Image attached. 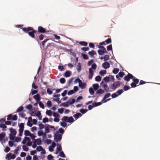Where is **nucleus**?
Masks as SVG:
<instances>
[{
	"label": "nucleus",
	"mask_w": 160,
	"mask_h": 160,
	"mask_svg": "<svg viewBox=\"0 0 160 160\" xmlns=\"http://www.w3.org/2000/svg\"><path fill=\"white\" fill-rule=\"evenodd\" d=\"M21 29L25 32L28 33L29 36L32 38H35V35L34 33L36 32V31L32 28L31 27H28L27 28H21Z\"/></svg>",
	"instance_id": "1"
},
{
	"label": "nucleus",
	"mask_w": 160,
	"mask_h": 160,
	"mask_svg": "<svg viewBox=\"0 0 160 160\" xmlns=\"http://www.w3.org/2000/svg\"><path fill=\"white\" fill-rule=\"evenodd\" d=\"M61 119L63 122H68L72 123L74 122L72 116L68 117L64 116Z\"/></svg>",
	"instance_id": "2"
},
{
	"label": "nucleus",
	"mask_w": 160,
	"mask_h": 160,
	"mask_svg": "<svg viewBox=\"0 0 160 160\" xmlns=\"http://www.w3.org/2000/svg\"><path fill=\"white\" fill-rule=\"evenodd\" d=\"M62 135L58 133V132L55 133L54 135V139L56 142L60 141L62 138Z\"/></svg>",
	"instance_id": "3"
},
{
	"label": "nucleus",
	"mask_w": 160,
	"mask_h": 160,
	"mask_svg": "<svg viewBox=\"0 0 160 160\" xmlns=\"http://www.w3.org/2000/svg\"><path fill=\"white\" fill-rule=\"evenodd\" d=\"M78 80H79V86L82 89H84L86 88V84L82 82V81L79 78H78Z\"/></svg>",
	"instance_id": "4"
},
{
	"label": "nucleus",
	"mask_w": 160,
	"mask_h": 160,
	"mask_svg": "<svg viewBox=\"0 0 160 160\" xmlns=\"http://www.w3.org/2000/svg\"><path fill=\"white\" fill-rule=\"evenodd\" d=\"M133 77H134V76L132 74L128 73L127 76L124 77V79L125 81L128 82L130 80V79H132Z\"/></svg>",
	"instance_id": "5"
},
{
	"label": "nucleus",
	"mask_w": 160,
	"mask_h": 160,
	"mask_svg": "<svg viewBox=\"0 0 160 160\" xmlns=\"http://www.w3.org/2000/svg\"><path fill=\"white\" fill-rule=\"evenodd\" d=\"M38 32L40 33H44L46 31L45 28L41 26H39L38 28Z\"/></svg>",
	"instance_id": "6"
},
{
	"label": "nucleus",
	"mask_w": 160,
	"mask_h": 160,
	"mask_svg": "<svg viewBox=\"0 0 160 160\" xmlns=\"http://www.w3.org/2000/svg\"><path fill=\"white\" fill-rule=\"evenodd\" d=\"M102 67L104 69H107L110 67V65L108 62H105L102 64Z\"/></svg>",
	"instance_id": "7"
},
{
	"label": "nucleus",
	"mask_w": 160,
	"mask_h": 160,
	"mask_svg": "<svg viewBox=\"0 0 160 160\" xmlns=\"http://www.w3.org/2000/svg\"><path fill=\"white\" fill-rule=\"evenodd\" d=\"M101 84L107 92L108 91L109 88L107 83L104 84L103 82H102Z\"/></svg>",
	"instance_id": "8"
},
{
	"label": "nucleus",
	"mask_w": 160,
	"mask_h": 160,
	"mask_svg": "<svg viewBox=\"0 0 160 160\" xmlns=\"http://www.w3.org/2000/svg\"><path fill=\"white\" fill-rule=\"evenodd\" d=\"M16 156L15 154L12 155V153H9L7 154L6 156V158H9L12 159H14Z\"/></svg>",
	"instance_id": "9"
},
{
	"label": "nucleus",
	"mask_w": 160,
	"mask_h": 160,
	"mask_svg": "<svg viewBox=\"0 0 160 160\" xmlns=\"http://www.w3.org/2000/svg\"><path fill=\"white\" fill-rule=\"evenodd\" d=\"M89 75L88 76V78L89 79H91L93 76V71L91 68H89Z\"/></svg>",
	"instance_id": "10"
},
{
	"label": "nucleus",
	"mask_w": 160,
	"mask_h": 160,
	"mask_svg": "<svg viewBox=\"0 0 160 160\" xmlns=\"http://www.w3.org/2000/svg\"><path fill=\"white\" fill-rule=\"evenodd\" d=\"M33 98L37 101V102H38L40 100V95L37 94L33 96Z\"/></svg>",
	"instance_id": "11"
},
{
	"label": "nucleus",
	"mask_w": 160,
	"mask_h": 160,
	"mask_svg": "<svg viewBox=\"0 0 160 160\" xmlns=\"http://www.w3.org/2000/svg\"><path fill=\"white\" fill-rule=\"evenodd\" d=\"M12 135L14 136H15L17 134V132L15 129H14L12 128H11L9 129Z\"/></svg>",
	"instance_id": "12"
},
{
	"label": "nucleus",
	"mask_w": 160,
	"mask_h": 160,
	"mask_svg": "<svg viewBox=\"0 0 160 160\" xmlns=\"http://www.w3.org/2000/svg\"><path fill=\"white\" fill-rule=\"evenodd\" d=\"M0 128H2V131H6V128H7V127L3 123H1L0 124Z\"/></svg>",
	"instance_id": "13"
},
{
	"label": "nucleus",
	"mask_w": 160,
	"mask_h": 160,
	"mask_svg": "<svg viewBox=\"0 0 160 160\" xmlns=\"http://www.w3.org/2000/svg\"><path fill=\"white\" fill-rule=\"evenodd\" d=\"M70 101V100H69V101L67 102H65L64 103H62L61 104V105L63 106L64 107H68L69 106V102Z\"/></svg>",
	"instance_id": "14"
},
{
	"label": "nucleus",
	"mask_w": 160,
	"mask_h": 160,
	"mask_svg": "<svg viewBox=\"0 0 160 160\" xmlns=\"http://www.w3.org/2000/svg\"><path fill=\"white\" fill-rule=\"evenodd\" d=\"M88 54L91 57H92L94 55L96 54V52L94 50H92L91 51H89L88 52Z\"/></svg>",
	"instance_id": "15"
},
{
	"label": "nucleus",
	"mask_w": 160,
	"mask_h": 160,
	"mask_svg": "<svg viewBox=\"0 0 160 160\" xmlns=\"http://www.w3.org/2000/svg\"><path fill=\"white\" fill-rule=\"evenodd\" d=\"M5 136V132H2L1 133H0V141H2L3 139Z\"/></svg>",
	"instance_id": "16"
},
{
	"label": "nucleus",
	"mask_w": 160,
	"mask_h": 160,
	"mask_svg": "<svg viewBox=\"0 0 160 160\" xmlns=\"http://www.w3.org/2000/svg\"><path fill=\"white\" fill-rule=\"evenodd\" d=\"M82 115L81 113L78 112L74 115L73 116L75 119H77L79 117H81Z\"/></svg>",
	"instance_id": "17"
},
{
	"label": "nucleus",
	"mask_w": 160,
	"mask_h": 160,
	"mask_svg": "<svg viewBox=\"0 0 160 160\" xmlns=\"http://www.w3.org/2000/svg\"><path fill=\"white\" fill-rule=\"evenodd\" d=\"M70 71H67L64 74V76L65 77H68L70 76Z\"/></svg>",
	"instance_id": "18"
},
{
	"label": "nucleus",
	"mask_w": 160,
	"mask_h": 160,
	"mask_svg": "<svg viewBox=\"0 0 160 160\" xmlns=\"http://www.w3.org/2000/svg\"><path fill=\"white\" fill-rule=\"evenodd\" d=\"M19 130H24V123H21L19 125Z\"/></svg>",
	"instance_id": "19"
},
{
	"label": "nucleus",
	"mask_w": 160,
	"mask_h": 160,
	"mask_svg": "<svg viewBox=\"0 0 160 160\" xmlns=\"http://www.w3.org/2000/svg\"><path fill=\"white\" fill-rule=\"evenodd\" d=\"M76 68L78 72H80L81 70V66L80 63H78L77 65Z\"/></svg>",
	"instance_id": "20"
},
{
	"label": "nucleus",
	"mask_w": 160,
	"mask_h": 160,
	"mask_svg": "<svg viewBox=\"0 0 160 160\" xmlns=\"http://www.w3.org/2000/svg\"><path fill=\"white\" fill-rule=\"evenodd\" d=\"M104 92V90L102 89H99L96 92V94H102Z\"/></svg>",
	"instance_id": "21"
},
{
	"label": "nucleus",
	"mask_w": 160,
	"mask_h": 160,
	"mask_svg": "<svg viewBox=\"0 0 160 160\" xmlns=\"http://www.w3.org/2000/svg\"><path fill=\"white\" fill-rule=\"evenodd\" d=\"M132 81L134 83H135L136 84H137L139 82V79L136 78V77H133V78H132Z\"/></svg>",
	"instance_id": "22"
},
{
	"label": "nucleus",
	"mask_w": 160,
	"mask_h": 160,
	"mask_svg": "<svg viewBox=\"0 0 160 160\" xmlns=\"http://www.w3.org/2000/svg\"><path fill=\"white\" fill-rule=\"evenodd\" d=\"M15 136L13 135L11 133H10L9 134V138L10 140L12 141L13 142L14 140L15 139Z\"/></svg>",
	"instance_id": "23"
},
{
	"label": "nucleus",
	"mask_w": 160,
	"mask_h": 160,
	"mask_svg": "<svg viewBox=\"0 0 160 160\" xmlns=\"http://www.w3.org/2000/svg\"><path fill=\"white\" fill-rule=\"evenodd\" d=\"M50 132V129L49 127L48 126L47 127H46L45 128V131L44 132L45 133V135H46V133H48Z\"/></svg>",
	"instance_id": "24"
},
{
	"label": "nucleus",
	"mask_w": 160,
	"mask_h": 160,
	"mask_svg": "<svg viewBox=\"0 0 160 160\" xmlns=\"http://www.w3.org/2000/svg\"><path fill=\"white\" fill-rule=\"evenodd\" d=\"M107 73V71L106 70H101L99 72V74L102 76H103L104 74H106Z\"/></svg>",
	"instance_id": "25"
},
{
	"label": "nucleus",
	"mask_w": 160,
	"mask_h": 160,
	"mask_svg": "<svg viewBox=\"0 0 160 160\" xmlns=\"http://www.w3.org/2000/svg\"><path fill=\"white\" fill-rule=\"evenodd\" d=\"M92 86L95 90H97L99 88V85L98 84H94Z\"/></svg>",
	"instance_id": "26"
},
{
	"label": "nucleus",
	"mask_w": 160,
	"mask_h": 160,
	"mask_svg": "<svg viewBox=\"0 0 160 160\" xmlns=\"http://www.w3.org/2000/svg\"><path fill=\"white\" fill-rule=\"evenodd\" d=\"M31 134L30 132L28 130H25L24 131V135L26 136H30Z\"/></svg>",
	"instance_id": "27"
},
{
	"label": "nucleus",
	"mask_w": 160,
	"mask_h": 160,
	"mask_svg": "<svg viewBox=\"0 0 160 160\" xmlns=\"http://www.w3.org/2000/svg\"><path fill=\"white\" fill-rule=\"evenodd\" d=\"M79 44L82 46H87L88 45L86 42L84 41H81L79 42Z\"/></svg>",
	"instance_id": "28"
},
{
	"label": "nucleus",
	"mask_w": 160,
	"mask_h": 160,
	"mask_svg": "<svg viewBox=\"0 0 160 160\" xmlns=\"http://www.w3.org/2000/svg\"><path fill=\"white\" fill-rule=\"evenodd\" d=\"M46 114L50 116H51L52 115V112L51 110H47L46 112Z\"/></svg>",
	"instance_id": "29"
},
{
	"label": "nucleus",
	"mask_w": 160,
	"mask_h": 160,
	"mask_svg": "<svg viewBox=\"0 0 160 160\" xmlns=\"http://www.w3.org/2000/svg\"><path fill=\"white\" fill-rule=\"evenodd\" d=\"M101 77L100 76H96L95 78V80L97 82H100L101 80Z\"/></svg>",
	"instance_id": "30"
},
{
	"label": "nucleus",
	"mask_w": 160,
	"mask_h": 160,
	"mask_svg": "<svg viewBox=\"0 0 160 160\" xmlns=\"http://www.w3.org/2000/svg\"><path fill=\"white\" fill-rule=\"evenodd\" d=\"M89 91L91 95H92L94 94V92L92 88H90L89 89Z\"/></svg>",
	"instance_id": "31"
},
{
	"label": "nucleus",
	"mask_w": 160,
	"mask_h": 160,
	"mask_svg": "<svg viewBox=\"0 0 160 160\" xmlns=\"http://www.w3.org/2000/svg\"><path fill=\"white\" fill-rule=\"evenodd\" d=\"M21 138L20 137H16L15 138L13 142H20L21 140Z\"/></svg>",
	"instance_id": "32"
},
{
	"label": "nucleus",
	"mask_w": 160,
	"mask_h": 160,
	"mask_svg": "<svg viewBox=\"0 0 160 160\" xmlns=\"http://www.w3.org/2000/svg\"><path fill=\"white\" fill-rule=\"evenodd\" d=\"M36 149L38 151L40 152L43 150V148L42 146H38L37 148Z\"/></svg>",
	"instance_id": "33"
},
{
	"label": "nucleus",
	"mask_w": 160,
	"mask_h": 160,
	"mask_svg": "<svg viewBox=\"0 0 160 160\" xmlns=\"http://www.w3.org/2000/svg\"><path fill=\"white\" fill-rule=\"evenodd\" d=\"M119 70L118 68H116L114 69L112 71V72L114 74H116L117 73L119 72Z\"/></svg>",
	"instance_id": "34"
},
{
	"label": "nucleus",
	"mask_w": 160,
	"mask_h": 160,
	"mask_svg": "<svg viewBox=\"0 0 160 160\" xmlns=\"http://www.w3.org/2000/svg\"><path fill=\"white\" fill-rule=\"evenodd\" d=\"M53 115L55 117L59 118L60 117L59 114L58 112H53Z\"/></svg>",
	"instance_id": "35"
},
{
	"label": "nucleus",
	"mask_w": 160,
	"mask_h": 160,
	"mask_svg": "<svg viewBox=\"0 0 160 160\" xmlns=\"http://www.w3.org/2000/svg\"><path fill=\"white\" fill-rule=\"evenodd\" d=\"M82 55L84 59L87 60L88 58V56L87 55L83 53H82Z\"/></svg>",
	"instance_id": "36"
},
{
	"label": "nucleus",
	"mask_w": 160,
	"mask_h": 160,
	"mask_svg": "<svg viewBox=\"0 0 160 160\" xmlns=\"http://www.w3.org/2000/svg\"><path fill=\"white\" fill-rule=\"evenodd\" d=\"M123 88L125 91H126L129 89L130 88L128 86L125 85L123 87Z\"/></svg>",
	"instance_id": "37"
},
{
	"label": "nucleus",
	"mask_w": 160,
	"mask_h": 160,
	"mask_svg": "<svg viewBox=\"0 0 160 160\" xmlns=\"http://www.w3.org/2000/svg\"><path fill=\"white\" fill-rule=\"evenodd\" d=\"M111 96V94L110 93H108L106 94L104 96L103 98V100L106 99L108 98H109Z\"/></svg>",
	"instance_id": "38"
},
{
	"label": "nucleus",
	"mask_w": 160,
	"mask_h": 160,
	"mask_svg": "<svg viewBox=\"0 0 160 160\" xmlns=\"http://www.w3.org/2000/svg\"><path fill=\"white\" fill-rule=\"evenodd\" d=\"M103 80L106 82L110 81L109 76H107L104 78Z\"/></svg>",
	"instance_id": "39"
},
{
	"label": "nucleus",
	"mask_w": 160,
	"mask_h": 160,
	"mask_svg": "<svg viewBox=\"0 0 160 160\" xmlns=\"http://www.w3.org/2000/svg\"><path fill=\"white\" fill-rule=\"evenodd\" d=\"M22 148L25 151L27 152L28 150V148L26 145H23L22 146Z\"/></svg>",
	"instance_id": "40"
},
{
	"label": "nucleus",
	"mask_w": 160,
	"mask_h": 160,
	"mask_svg": "<svg viewBox=\"0 0 160 160\" xmlns=\"http://www.w3.org/2000/svg\"><path fill=\"white\" fill-rule=\"evenodd\" d=\"M47 144H49L51 143L52 141L50 139H47L44 141Z\"/></svg>",
	"instance_id": "41"
},
{
	"label": "nucleus",
	"mask_w": 160,
	"mask_h": 160,
	"mask_svg": "<svg viewBox=\"0 0 160 160\" xmlns=\"http://www.w3.org/2000/svg\"><path fill=\"white\" fill-rule=\"evenodd\" d=\"M23 109V107L22 106H21L18 108L17 111V112H20L22 111Z\"/></svg>",
	"instance_id": "42"
},
{
	"label": "nucleus",
	"mask_w": 160,
	"mask_h": 160,
	"mask_svg": "<svg viewBox=\"0 0 160 160\" xmlns=\"http://www.w3.org/2000/svg\"><path fill=\"white\" fill-rule=\"evenodd\" d=\"M88 110L87 109H81L80 110V112L82 113V114H84Z\"/></svg>",
	"instance_id": "43"
},
{
	"label": "nucleus",
	"mask_w": 160,
	"mask_h": 160,
	"mask_svg": "<svg viewBox=\"0 0 160 160\" xmlns=\"http://www.w3.org/2000/svg\"><path fill=\"white\" fill-rule=\"evenodd\" d=\"M107 44H109L111 42L112 40L111 38H109L105 41Z\"/></svg>",
	"instance_id": "44"
},
{
	"label": "nucleus",
	"mask_w": 160,
	"mask_h": 160,
	"mask_svg": "<svg viewBox=\"0 0 160 160\" xmlns=\"http://www.w3.org/2000/svg\"><path fill=\"white\" fill-rule=\"evenodd\" d=\"M36 143L38 145H41L42 143V141L41 139L40 138L37 139Z\"/></svg>",
	"instance_id": "45"
},
{
	"label": "nucleus",
	"mask_w": 160,
	"mask_h": 160,
	"mask_svg": "<svg viewBox=\"0 0 160 160\" xmlns=\"http://www.w3.org/2000/svg\"><path fill=\"white\" fill-rule=\"evenodd\" d=\"M39 106L42 109H44V106L43 103L41 101L39 102Z\"/></svg>",
	"instance_id": "46"
},
{
	"label": "nucleus",
	"mask_w": 160,
	"mask_h": 160,
	"mask_svg": "<svg viewBox=\"0 0 160 160\" xmlns=\"http://www.w3.org/2000/svg\"><path fill=\"white\" fill-rule=\"evenodd\" d=\"M45 133L43 131H39L38 132V135L40 136L45 135Z\"/></svg>",
	"instance_id": "47"
},
{
	"label": "nucleus",
	"mask_w": 160,
	"mask_h": 160,
	"mask_svg": "<svg viewBox=\"0 0 160 160\" xmlns=\"http://www.w3.org/2000/svg\"><path fill=\"white\" fill-rule=\"evenodd\" d=\"M98 54L99 55H102L104 54L103 51H102V50L101 49L98 50Z\"/></svg>",
	"instance_id": "48"
},
{
	"label": "nucleus",
	"mask_w": 160,
	"mask_h": 160,
	"mask_svg": "<svg viewBox=\"0 0 160 160\" xmlns=\"http://www.w3.org/2000/svg\"><path fill=\"white\" fill-rule=\"evenodd\" d=\"M107 50L108 51L112 50V44L109 45L107 47Z\"/></svg>",
	"instance_id": "49"
},
{
	"label": "nucleus",
	"mask_w": 160,
	"mask_h": 160,
	"mask_svg": "<svg viewBox=\"0 0 160 160\" xmlns=\"http://www.w3.org/2000/svg\"><path fill=\"white\" fill-rule=\"evenodd\" d=\"M109 56L108 55H105L104 56V61H106L109 60Z\"/></svg>",
	"instance_id": "50"
},
{
	"label": "nucleus",
	"mask_w": 160,
	"mask_h": 160,
	"mask_svg": "<svg viewBox=\"0 0 160 160\" xmlns=\"http://www.w3.org/2000/svg\"><path fill=\"white\" fill-rule=\"evenodd\" d=\"M66 80L64 78H62L60 80V82L61 83H64L65 82Z\"/></svg>",
	"instance_id": "51"
},
{
	"label": "nucleus",
	"mask_w": 160,
	"mask_h": 160,
	"mask_svg": "<svg viewBox=\"0 0 160 160\" xmlns=\"http://www.w3.org/2000/svg\"><path fill=\"white\" fill-rule=\"evenodd\" d=\"M89 49V48L88 47L86 48L83 47L81 48V50H83L84 51H88Z\"/></svg>",
	"instance_id": "52"
},
{
	"label": "nucleus",
	"mask_w": 160,
	"mask_h": 160,
	"mask_svg": "<svg viewBox=\"0 0 160 160\" xmlns=\"http://www.w3.org/2000/svg\"><path fill=\"white\" fill-rule=\"evenodd\" d=\"M97 67V65L95 63H93L92 65L91 68L92 69H93L94 70H95L96 68Z\"/></svg>",
	"instance_id": "53"
},
{
	"label": "nucleus",
	"mask_w": 160,
	"mask_h": 160,
	"mask_svg": "<svg viewBox=\"0 0 160 160\" xmlns=\"http://www.w3.org/2000/svg\"><path fill=\"white\" fill-rule=\"evenodd\" d=\"M123 90L122 89H120V90H118V91H117L116 93H118V95H120L123 92Z\"/></svg>",
	"instance_id": "54"
},
{
	"label": "nucleus",
	"mask_w": 160,
	"mask_h": 160,
	"mask_svg": "<svg viewBox=\"0 0 160 160\" xmlns=\"http://www.w3.org/2000/svg\"><path fill=\"white\" fill-rule=\"evenodd\" d=\"M58 132H59L63 134L64 132V130L62 128H60L59 129Z\"/></svg>",
	"instance_id": "55"
},
{
	"label": "nucleus",
	"mask_w": 160,
	"mask_h": 160,
	"mask_svg": "<svg viewBox=\"0 0 160 160\" xmlns=\"http://www.w3.org/2000/svg\"><path fill=\"white\" fill-rule=\"evenodd\" d=\"M60 125H61L63 127H65L67 126V123L64 122H60Z\"/></svg>",
	"instance_id": "56"
},
{
	"label": "nucleus",
	"mask_w": 160,
	"mask_h": 160,
	"mask_svg": "<svg viewBox=\"0 0 160 160\" xmlns=\"http://www.w3.org/2000/svg\"><path fill=\"white\" fill-rule=\"evenodd\" d=\"M38 91L37 90H32L31 93L32 95L38 93Z\"/></svg>",
	"instance_id": "57"
},
{
	"label": "nucleus",
	"mask_w": 160,
	"mask_h": 160,
	"mask_svg": "<svg viewBox=\"0 0 160 160\" xmlns=\"http://www.w3.org/2000/svg\"><path fill=\"white\" fill-rule=\"evenodd\" d=\"M59 156L62 157H63V158H65V156L64 154V153L62 151L60 152Z\"/></svg>",
	"instance_id": "58"
},
{
	"label": "nucleus",
	"mask_w": 160,
	"mask_h": 160,
	"mask_svg": "<svg viewBox=\"0 0 160 160\" xmlns=\"http://www.w3.org/2000/svg\"><path fill=\"white\" fill-rule=\"evenodd\" d=\"M124 74L125 73H124V72H120L118 74L119 76L121 78L124 75Z\"/></svg>",
	"instance_id": "59"
},
{
	"label": "nucleus",
	"mask_w": 160,
	"mask_h": 160,
	"mask_svg": "<svg viewBox=\"0 0 160 160\" xmlns=\"http://www.w3.org/2000/svg\"><path fill=\"white\" fill-rule=\"evenodd\" d=\"M75 92L73 90H70L68 92V95H72Z\"/></svg>",
	"instance_id": "60"
},
{
	"label": "nucleus",
	"mask_w": 160,
	"mask_h": 160,
	"mask_svg": "<svg viewBox=\"0 0 160 160\" xmlns=\"http://www.w3.org/2000/svg\"><path fill=\"white\" fill-rule=\"evenodd\" d=\"M53 158V157L51 154L49 155L47 157V159L48 160L52 159Z\"/></svg>",
	"instance_id": "61"
},
{
	"label": "nucleus",
	"mask_w": 160,
	"mask_h": 160,
	"mask_svg": "<svg viewBox=\"0 0 160 160\" xmlns=\"http://www.w3.org/2000/svg\"><path fill=\"white\" fill-rule=\"evenodd\" d=\"M47 105L49 107H51L52 106V103L51 101H48L47 102Z\"/></svg>",
	"instance_id": "62"
},
{
	"label": "nucleus",
	"mask_w": 160,
	"mask_h": 160,
	"mask_svg": "<svg viewBox=\"0 0 160 160\" xmlns=\"http://www.w3.org/2000/svg\"><path fill=\"white\" fill-rule=\"evenodd\" d=\"M32 105L29 104L27 106L26 108L30 110L32 109Z\"/></svg>",
	"instance_id": "63"
},
{
	"label": "nucleus",
	"mask_w": 160,
	"mask_h": 160,
	"mask_svg": "<svg viewBox=\"0 0 160 160\" xmlns=\"http://www.w3.org/2000/svg\"><path fill=\"white\" fill-rule=\"evenodd\" d=\"M64 109L63 108H59L58 109V112L60 114H62L63 112Z\"/></svg>",
	"instance_id": "64"
}]
</instances>
